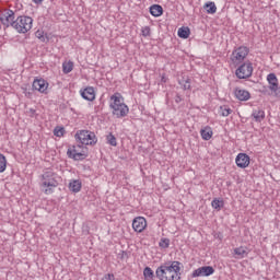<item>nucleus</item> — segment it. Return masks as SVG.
<instances>
[{"label":"nucleus","instance_id":"1","mask_svg":"<svg viewBox=\"0 0 280 280\" xmlns=\"http://www.w3.org/2000/svg\"><path fill=\"white\" fill-rule=\"evenodd\" d=\"M74 139L79 141V144L73 145L72 149H68L67 156L73 161H84L89 156L88 149L84 145H95L97 143V137L93 131L81 130L75 133Z\"/></svg>","mask_w":280,"mask_h":280},{"label":"nucleus","instance_id":"2","mask_svg":"<svg viewBox=\"0 0 280 280\" xmlns=\"http://www.w3.org/2000/svg\"><path fill=\"white\" fill-rule=\"evenodd\" d=\"M155 277L160 280H180V261H167L155 270Z\"/></svg>","mask_w":280,"mask_h":280},{"label":"nucleus","instance_id":"3","mask_svg":"<svg viewBox=\"0 0 280 280\" xmlns=\"http://www.w3.org/2000/svg\"><path fill=\"white\" fill-rule=\"evenodd\" d=\"M109 108L113 109L112 114L117 117V119H121V117H126L128 113H130V108L124 103V96L119 93L110 96Z\"/></svg>","mask_w":280,"mask_h":280},{"label":"nucleus","instance_id":"4","mask_svg":"<svg viewBox=\"0 0 280 280\" xmlns=\"http://www.w3.org/2000/svg\"><path fill=\"white\" fill-rule=\"evenodd\" d=\"M33 23L34 20L31 16L20 15L16 18V20L13 19L11 27H13V30H16L19 34H27V32L32 30Z\"/></svg>","mask_w":280,"mask_h":280},{"label":"nucleus","instance_id":"5","mask_svg":"<svg viewBox=\"0 0 280 280\" xmlns=\"http://www.w3.org/2000/svg\"><path fill=\"white\" fill-rule=\"evenodd\" d=\"M58 186V180L56 179V173L52 171H47L43 174V187H48L45 189V194H54L51 188Z\"/></svg>","mask_w":280,"mask_h":280},{"label":"nucleus","instance_id":"6","mask_svg":"<svg viewBox=\"0 0 280 280\" xmlns=\"http://www.w3.org/2000/svg\"><path fill=\"white\" fill-rule=\"evenodd\" d=\"M248 47L246 46H241L233 50L231 60L234 62V65H240V62H244V59L246 56H248Z\"/></svg>","mask_w":280,"mask_h":280},{"label":"nucleus","instance_id":"7","mask_svg":"<svg viewBox=\"0 0 280 280\" xmlns=\"http://www.w3.org/2000/svg\"><path fill=\"white\" fill-rule=\"evenodd\" d=\"M235 74H236V78H238V80H246V78H250V75H253V63L245 62L241 65L236 69Z\"/></svg>","mask_w":280,"mask_h":280},{"label":"nucleus","instance_id":"8","mask_svg":"<svg viewBox=\"0 0 280 280\" xmlns=\"http://www.w3.org/2000/svg\"><path fill=\"white\" fill-rule=\"evenodd\" d=\"M213 272H215V269H213V267L203 266V267H199L198 269L194 270L191 277L192 278H196V277H211V275H213Z\"/></svg>","mask_w":280,"mask_h":280},{"label":"nucleus","instance_id":"9","mask_svg":"<svg viewBox=\"0 0 280 280\" xmlns=\"http://www.w3.org/2000/svg\"><path fill=\"white\" fill-rule=\"evenodd\" d=\"M47 89H49V83L45 79H35L33 81V90L38 91L47 95Z\"/></svg>","mask_w":280,"mask_h":280},{"label":"nucleus","instance_id":"10","mask_svg":"<svg viewBox=\"0 0 280 280\" xmlns=\"http://www.w3.org/2000/svg\"><path fill=\"white\" fill-rule=\"evenodd\" d=\"M145 226H148V222L145 221V218L138 217L133 219L132 229L133 231H136V233H143V231H145Z\"/></svg>","mask_w":280,"mask_h":280},{"label":"nucleus","instance_id":"11","mask_svg":"<svg viewBox=\"0 0 280 280\" xmlns=\"http://www.w3.org/2000/svg\"><path fill=\"white\" fill-rule=\"evenodd\" d=\"M0 21L2 25H5V27L12 26V21H14V11L12 10H5L0 14Z\"/></svg>","mask_w":280,"mask_h":280},{"label":"nucleus","instance_id":"12","mask_svg":"<svg viewBox=\"0 0 280 280\" xmlns=\"http://www.w3.org/2000/svg\"><path fill=\"white\" fill-rule=\"evenodd\" d=\"M235 163L237 167H241V170H246V167L250 165V156L246 153H238Z\"/></svg>","mask_w":280,"mask_h":280},{"label":"nucleus","instance_id":"13","mask_svg":"<svg viewBox=\"0 0 280 280\" xmlns=\"http://www.w3.org/2000/svg\"><path fill=\"white\" fill-rule=\"evenodd\" d=\"M81 97L88 102H93L95 100V89L93 86H88L80 91Z\"/></svg>","mask_w":280,"mask_h":280},{"label":"nucleus","instance_id":"14","mask_svg":"<svg viewBox=\"0 0 280 280\" xmlns=\"http://www.w3.org/2000/svg\"><path fill=\"white\" fill-rule=\"evenodd\" d=\"M234 95L240 102H248V100H250V92L242 90L240 88H236L234 90Z\"/></svg>","mask_w":280,"mask_h":280},{"label":"nucleus","instance_id":"15","mask_svg":"<svg viewBox=\"0 0 280 280\" xmlns=\"http://www.w3.org/2000/svg\"><path fill=\"white\" fill-rule=\"evenodd\" d=\"M252 117L255 121L261 124V121L266 119V112H264L261 108L253 109Z\"/></svg>","mask_w":280,"mask_h":280},{"label":"nucleus","instance_id":"16","mask_svg":"<svg viewBox=\"0 0 280 280\" xmlns=\"http://www.w3.org/2000/svg\"><path fill=\"white\" fill-rule=\"evenodd\" d=\"M267 81L269 82L270 86V91H277L278 86H279V80L277 79V74L275 73H269L267 75Z\"/></svg>","mask_w":280,"mask_h":280},{"label":"nucleus","instance_id":"17","mask_svg":"<svg viewBox=\"0 0 280 280\" xmlns=\"http://www.w3.org/2000/svg\"><path fill=\"white\" fill-rule=\"evenodd\" d=\"M69 189L73 191V194H78L82 189V182H80V179L71 180L69 183Z\"/></svg>","mask_w":280,"mask_h":280},{"label":"nucleus","instance_id":"18","mask_svg":"<svg viewBox=\"0 0 280 280\" xmlns=\"http://www.w3.org/2000/svg\"><path fill=\"white\" fill-rule=\"evenodd\" d=\"M150 14L155 18L161 16L163 14V7H161L160 4L151 5Z\"/></svg>","mask_w":280,"mask_h":280},{"label":"nucleus","instance_id":"19","mask_svg":"<svg viewBox=\"0 0 280 280\" xmlns=\"http://www.w3.org/2000/svg\"><path fill=\"white\" fill-rule=\"evenodd\" d=\"M200 135L203 141H209L211 137H213V130H211V127H206L205 129L200 130Z\"/></svg>","mask_w":280,"mask_h":280},{"label":"nucleus","instance_id":"20","mask_svg":"<svg viewBox=\"0 0 280 280\" xmlns=\"http://www.w3.org/2000/svg\"><path fill=\"white\" fill-rule=\"evenodd\" d=\"M203 9L208 14H215V12H218V7H215V2H207L203 5Z\"/></svg>","mask_w":280,"mask_h":280},{"label":"nucleus","instance_id":"21","mask_svg":"<svg viewBox=\"0 0 280 280\" xmlns=\"http://www.w3.org/2000/svg\"><path fill=\"white\" fill-rule=\"evenodd\" d=\"M190 34H191V31L187 26L186 27L183 26V27L178 28V32H177V36L179 38H187Z\"/></svg>","mask_w":280,"mask_h":280},{"label":"nucleus","instance_id":"22","mask_svg":"<svg viewBox=\"0 0 280 280\" xmlns=\"http://www.w3.org/2000/svg\"><path fill=\"white\" fill-rule=\"evenodd\" d=\"M179 84L183 86L184 91H189V89H191V79L183 77L182 80H179Z\"/></svg>","mask_w":280,"mask_h":280},{"label":"nucleus","instance_id":"23","mask_svg":"<svg viewBox=\"0 0 280 280\" xmlns=\"http://www.w3.org/2000/svg\"><path fill=\"white\" fill-rule=\"evenodd\" d=\"M211 206H212L217 211H220L221 209L224 208V200L215 198V199L212 200Z\"/></svg>","mask_w":280,"mask_h":280},{"label":"nucleus","instance_id":"24","mask_svg":"<svg viewBox=\"0 0 280 280\" xmlns=\"http://www.w3.org/2000/svg\"><path fill=\"white\" fill-rule=\"evenodd\" d=\"M143 276L145 280H154V271L150 267L144 268Z\"/></svg>","mask_w":280,"mask_h":280},{"label":"nucleus","instance_id":"25","mask_svg":"<svg viewBox=\"0 0 280 280\" xmlns=\"http://www.w3.org/2000/svg\"><path fill=\"white\" fill-rule=\"evenodd\" d=\"M5 167H8V160H5V155L0 153V174L5 172Z\"/></svg>","mask_w":280,"mask_h":280},{"label":"nucleus","instance_id":"26","mask_svg":"<svg viewBox=\"0 0 280 280\" xmlns=\"http://www.w3.org/2000/svg\"><path fill=\"white\" fill-rule=\"evenodd\" d=\"M234 254H236L238 257H246V255H248V252H246V247L241 246V247H236L234 248Z\"/></svg>","mask_w":280,"mask_h":280},{"label":"nucleus","instance_id":"27","mask_svg":"<svg viewBox=\"0 0 280 280\" xmlns=\"http://www.w3.org/2000/svg\"><path fill=\"white\" fill-rule=\"evenodd\" d=\"M36 38H38L42 43H49V37L45 35V32L43 31H37L35 33Z\"/></svg>","mask_w":280,"mask_h":280},{"label":"nucleus","instance_id":"28","mask_svg":"<svg viewBox=\"0 0 280 280\" xmlns=\"http://www.w3.org/2000/svg\"><path fill=\"white\" fill-rule=\"evenodd\" d=\"M62 70H63V73H71V71H73V62L72 61L63 62Z\"/></svg>","mask_w":280,"mask_h":280},{"label":"nucleus","instance_id":"29","mask_svg":"<svg viewBox=\"0 0 280 280\" xmlns=\"http://www.w3.org/2000/svg\"><path fill=\"white\" fill-rule=\"evenodd\" d=\"M106 139H107V143L109 145H113L114 148H116V145H117V138H115V136L113 133L107 135Z\"/></svg>","mask_w":280,"mask_h":280},{"label":"nucleus","instance_id":"30","mask_svg":"<svg viewBox=\"0 0 280 280\" xmlns=\"http://www.w3.org/2000/svg\"><path fill=\"white\" fill-rule=\"evenodd\" d=\"M231 113H233V109L228 107V106H221V115L223 117H229V115H231Z\"/></svg>","mask_w":280,"mask_h":280},{"label":"nucleus","instance_id":"31","mask_svg":"<svg viewBox=\"0 0 280 280\" xmlns=\"http://www.w3.org/2000/svg\"><path fill=\"white\" fill-rule=\"evenodd\" d=\"M55 137H63L65 136V127H56L54 129Z\"/></svg>","mask_w":280,"mask_h":280},{"label":"nucleus","instance_id":"32","mask_svg":"<svg viewBox=\"0 0 280 280\" xmlns=\"http://www.w3.org/2000/svg\"><path fill=\"white\" fill-rule=\"evenodd\" d=\"M159 246L160 248H170V238H161Z\"/></svg>","mask_w":280,"mask_h":280},{"label":"nucleus","instance_id":"33","mask_svg":"<svg viewBox=\"0 0 280 280\" xmlns=\"http://www.w3.org/2000/svg\"><path fill=\"white\" fill-rule=\"evenodd\" d=\"M141 32H142V36L144 37L150 36V26L142 27Z\"/></svg>","mask_w":280,"mask_h":280},{"label":"nucleus","instance_id":"34","mask_svg":"<svg viewBox=\"0 0 280 280\" xmlns=\"http://www.w3.org/2000/svg\"><path fill=\"white\" fill-rule=\"evenodd\" d=\"M102 280H115V275L113 273H107L103 277Z\"/></svg>","mask_w":280,"mask_h":280},{"label":"nucleus","instance_id":"35","mask_svg":"<svg viewBox=\"0 0 280 280\" xmlns=\"http://www.w3.org/2000/svg\"><path fill=\"white\" fill-rule=\"evenodd\" d=\"M175 102H176V104H180L183 102V97H180L179 94H176Z\"/></svg>","mask_w":280,"mask_h":280},{"label":"nucleus","instance_id":"36","mask_svg":"<svg viewBox=\"0 0 280 280\" xmlns=\"http://www.w3.org/2000/svg\"><path fill=\"white\" fill-rule=\"evenodd\" d=\"M30 113H31V117H34V115H36V109L31 108V109H30Z\"/></svg>","mask_w":280,"mask_h":280},{"label":"nucleus","instance_id":"37","mask_svg":"<svg viewBox=\"0 0 280 280\" xmlns=\"http://www.w3.org/2000/svg\"><path fill=\"white\" fill-rule=\"evenodd\" d=\"M33 2L38 5V4L43 3V0H33Z\"/></svg>","mask_w":280,"mask_h":280},{"label":"nucleus","instance_id":"38","mask_svg":"<svg viewBox=\"0 0 280 280\" xmlns=\"http://www.w3.org/2000/svg\"><path fill=\"white\" fill-rule=\"evenodd\" d=\"M275 93L280 97V88H277V91H275Z\"/></svg>","mask_w":280,"mask_h":280},{"label":"nucleus","instance_id":"39","mask_svg":"<svg viewBox=\"0 0 280 280\" xmlns=\"http://www.w3.org/2000/svg\"><path fill=\"white\" fill-rule=\"evenodd\" d=\"M161 82H167V79L165 77H162Z\"/></svg>","mask_w":280,"mask_h":280}]
</instances>
